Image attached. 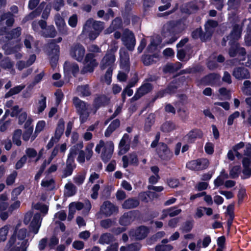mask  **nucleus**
Returning <instances> with one entry per match:
<instances>
[{
	"label": "nucleus",
	"mask_w": 251,
	"mask_h": 251,
	"mask_svg": "<svg viewBox=\"0 0 251 251\" xmlns=\"http://www.w3.org/2000/svg\"><path fill=\"white\" fill-rule=\"evenodd\" d=\"M114 240V237L112 234L108 233H105L102 234L99 239V242L101 244H108Z\"/></svg>",
	"instance_id": "a18cd8bd"
},
{
	"label": "nucleus",
	"mask_w": 251,
	"mask_h": 251,
	"mask_svg": "<svg viewBox=\"0 0 251 251\" xmlns=\"http://www.w3.org/2000/svg\"><path fill=\"white\" fill-rule=\"evenodd\" d=\"M228 175L225 172L224 170L221 172L220 176L214 180V184L216 187H219L222 185L225 180L228 178Z\"/></svg>",
	"instance_id": "a19ab883"
},
{
	"label": "nucleus",
	"mask_w": 251,
	"mask_h": 251,
	"mask_svg": "<svg viewBox=\"0 0 251 251\" xmlns=\"http://www.w3.org/2000/svg\"><path fill=\"white\" fill-rule=\"evenodd\" d=\"M157 152L161 159L164 160H168L170 159L173 156V153L167 148L166 145L162 143L158 144Z\"/></svg>",
	"instance_id": "f3484780"
},
{
	"label": "nucleus",
	"mask_w": 251,
	"mask_h": 251,
	"mask_svg": "<svg viewBox=\"0 0 251 251\" xmlns=\"http://www.w3.org/2000/svg\"><path fill=\"white\" fill-rule=\"evenodd\" d=\"M54 22L58 30L62 35H66L68 34V28L65 21L59 14L55 15Z\"/></svg>",
	"instance_id": "6ab92c4d"
},
{
	"label": "nucleus",
	"mask_w": 251,
	"mask_h": 251,
	"mask_svg": "<svg viewBox=\"0 0 251 251\" xmlns=\"http://www.w3.org/2000/svg\"><path fill=\"white\" fill-rule=\"evenodd\" d=\"M100 212L106 216L117 213L118 207L109 201H104L100 207Z\"/></svg>",
	"instance_id": "4468645a"
},
{
	"label": "nucleus",
	"mask_w": 251,
	"mask_h": 251,
	"mask_svg": "<svg viewBox=\"0 0 251 251\" xmlns=\"http://www.w3.org/2000/svg\"><path fill=\"white\" fill-rule=\"evenodd\" d=\"M42 223V218L39 213L34 214L29 226V231L34 235L38 233Z\"/></svg>",
	"instance_id": "a211bd4d"
},
{
	"label": "nucleus",
	"mask_w": 251,
	"mask_h": 251,
	"mask_svg": "<svg viewBox=\"0 0 251 251\" xmlns=\"http://www.w3.org/2000/svg\"><path fill=\"white\" fill-rule=\"evenodd\" d=\"M152 194L151 192H141L139 195L140 200L145 202H148L150 199V194Z\"/></svg>",
	"instance_id": "e2e57ef3"
},
{
	"label": "nucleus",
	"mask_w": 251,
	"mask_h": 251,
	"mask_svg": "<svg viewBox=\"0 0 251 251\" xmlns=\"http://www.w3.org/2000/svg\"><path fill=\"white\" fill-rule=\"evenodd\" d=\"M21 224V222H19L16 226L14 234L10 237L7 244V248H11L16 244L21 245V243L24 240H27L28 241L27 239H25L27 233L26 229L25 228L19 229Z\"/></svg>",
	"instance_id": "423d86ee"
},
{
	"label": "nucleus",
	"mask_w": 251,
	"mask_h": 251,
	"mask_svg": "<svg viewBox=\"0 0 251 251\" xmlns=\"http://www.w3.org/2000/svg\"><path fill=\"white\" fill-rule=\"evenodd\" d=\"M64 130V122L62 120L58 122L57 127L56 129L55 135L53 138L56 139V141H58L63 134Z\"/></svg>",
	"instance_id": "c9c22d12"
},
{
	"label": "nucleus",
	"mask_w": 251,
	"mask_h": 251,
	"mask_svg": "<svg viewBox=\"0 0 251 251\" xmlns=\"http://www.w3.org/2000/svg\"><path fill=\"white\" fill-rule=\"evenodd\" d=\"M5 20V24L7 26H11L14 22V16L10 12L4 13L1 16V20L0 21V34L3 35L4 33L6 32V27H2L4 21Z\"/></svg>",
	"instance_id": "2eb2a0df"
},
{
	"label": "nucleus",
	"mask_w": 251,
	"mask_h": 251,
	"mask_svg": "<svg viewBox=\"0 0 251 251\" xmlns=\"http://www.w3.org/2000/svg\"><path fill=\"white\" fill-rule=\"evenodd\" d=\"M22 133V131L21 129L16 130L14 133L13 137V142L17 146H20L21 144V141L20 137Z\"/></svg>",
	"instance_id": "bf43d9fd"
},
{
	"label": "nucleus",
	"mask_w": 251,
	"mask_h": 251,
	"mask_svg": "<svg viewBox=\"0 0 251 251\" xmlns=\"http://www.w3.org/2000/svg\"><path fill=\"white\" fill-rule=\"evenodd\" d=\"M9 229V226L5 225L0 228V242L4 241L7 238V235Z\"/></svg>",
	"instance_id": "864d4df0"
},
{
	"label": "nucleus",
	"mask_w": 251,
	"mask_h": 251,
	"mask_svg": "<svg viewBox=\"0 0 251 251\" xmlns=\"http://www.w3.org/2000/svg\"><path fill=\"white\" fill-rule=\"evenodd\" d=\"M45 5L46 2L44 1L42 2L35 10L31 12L23 19V22L25 23L27 21L32 20L39 16Z\"/></svg>",
	"instance_id": "bb28decb"
},
{
	"label": "nucleus",
	"mask_w": 251,
	"mask_h": 251,
	"mask_svg": "<svg viewBox=\"0 0 251 251\" xmlns=\"http://www.w3.org/2000/svg\"><path fill=\"white\" fill-rule=\"evenodd\" d=\"M120 122L118 119L112 121L105 131V136L106 137L110 136L111 133L120 126Z\"/></svg>",
	"instance_id": "f704fd0d"
},
{
	"label": "nucleus",
	"mask_w": 251,
	"mask_h": 251,
	"mask_svg": "<svg viewBox=\"0 0 251 251\" xmlns=\"http://www.w3.org/2000/svg\"><path fill=\"white\" fill-rule=\"evenodd\" d=\"M209 164V161L207 159L201 158L188 162L186 167L191 170L199 171L206 169Z\"/></svg>",
	"instance_id": "f8f14e48"
},
{
	"label": "nucleus",
	"mask_w": 251,
	"mask_h": 251,
	"mask_svg": "<svg viewBox=\"0 0 251 251\" xmlns=\"http://www.w3.org/2000/svg\"><path fill=\"white\" fill-rule=\"evenodd\" d=\"M205 79L212 84H218L220 81V75L217 74H211L206 76Z\"/></svg>",
	"instance_id": "09e8293b"
},
{
	"label": "nucleus",
	"mask_w": 251,
	"mask_h": 251,
	"mask_svg": "<svg viewBox=\"0 0 251 251\" xmlns=\"http://www.w3.org/2000/svg\"><path fill=\"white\" fill-rule=\"evenodd\" d=\"M86 172L83 171L78 173L73 177L74 182L77 185H80L83 184L86 177Z\"/></svg>",
	"instance_id": "37998d69"
},
{
	"label": "nucleus",
	"mask_w": 251,
	"mask_h": 251,
	"mask_svg": "<svg viewBox=\"0 0 251 251\" xmlns=\"http://www.w3.org/2000/svg\"><path fill=\"white\" fill-rule=\"evenodd\" d=\"M79 150H77L74 146L70 150V152L68 156V161H74L75 156L76 155Z\"/></svg>",
	"instance_id": "69168bd1"
},
{
	"label": "nucleus",
	"mask_w": 251,
	"mask_h": 251,
	"mask_svg": "<svg viewBox=\"0 0 251 251\" xmlns=\"http://www.w3.org/2000/svg\"><path fill=\"white\" fill-rule=\"evenodd\" d=\"M139 204V201L138 200L134 198H130L124 201L122 204V207L124 209H129L136 207Z\"/></svg>",
	"instance_id": "72a5a7b5"
},
{
	"label": "nucleus",
	"mask_w": 251,
	"mask_h": 251,
	"mask_svg": "<svg viewBox=\"0 0 251 251\" xmlns=\"http://www.w3.org/2000/svg\"><path fill=\"white\" fill-rule=\"evenodd\" d=\"M120 56L121 70L118 74L117 78L120 81H125L127 79V75L129 71V57L127 51L124 49L120 50Z\"/></svg>",
	"instance_id": "7ed1b4c3"
},
{
	"label": "nucleus",
	"mask_w": 251,
	"mask_h": 251,
	"mask_svg": "<svg viewBox=\"0 0 251 251\" xmlns=\"http://www.w3.org/2000/svg\"><path fill=\"white\" fill-rule=\"evenodd\" d=\"M204 4L201 3L199 5H197L194 2H191L188 3L184 4L182 5L181 10L182 13L190 14L196 12L199 7H202Z\"/></svg>",
	"instance_id": "4be33fe9"
},
{
	"label": "nucleus",
	"mask_w": 251,
	"mask_h": 251,
	"mask_svg": "<svg viewBox=\"0 0 251 251\" xmlns=\"http://www.w3.org/2000/svg\"><path fill=\"white\" fill-rule=\"evenodd\" d=\"M132 215L131 212L125 213L120 219V224L123 226L129 225L133 220Z\"/></svg>",
	"instance_id": "58836bf2"
},
{
	"label": "nucleus",
	"mask_w": 251,
	"mask_h": 251,
	"mask_svg": "<svg viewBox=\"0 0 251 251\" xmlns=\"http://www.w3.org/2000/svg\"><path fill=\"white\" fill-rule=\"evenodd\" d=\"M78 94L83 97L88 96L91 94V92L88 85L79 86L77 88Z\"/></svg>",
	"instance_id": "de8ad7c7"
},
{
	"label": "nucleus",
	"mask_w": 251,
	"mask_h": 251,
	"mask_svg": "<svg viewBox=\"0 0 251 251\" xmlns=\"http://www.w3.org/2000/svg\"><path fill=\"white\" fill-rule=\"evenodd\" d=\"M240 172V166H235L230 170L229 175L232 178H235L238 176Z\"/></svg>",
	"instance_id": "338daca9"
},
{
	"label": "nucleus",
	"mask_w": 251,
	"mask_h": 251,
	"mask_svg": "<svg viewBox=\"0 0 251 251\" xmlns=\"http://www.w3.org/2000/svg\"><path fill=\"white\" fill-rule=\"evenodd\" d=\"M62 41V38L59 37L57 39L52 40L53 42L50 43L49 46V53L51 58V64L52 66L55 65L58 60L59 53V47L55 44L54 42L59 43Z\"/></svg>",
	"instance_id": "9d476101"
},
{
	"label": "nucleus",
	"mask_w": 251,
	"mask_h": 251,
	"mask_svg": "<svg viewBox=\"0 0 251 251\" xmlns=\"http://www.w3.org/2000/svg\"><path fill=\"white\" fill-rule=\"evenodd\" d=\"M244 155L245 157L244 158H249L250 160L251 159V144H248L245 146V149L244 150Z\"/></svg>",
	"instance_id": "774afa93"
},
{
	"label": "nucleus",
	"mask_w": 251,
	"mask_h": 251,
	"mask_svg": "<svg viewBox=\"0 0 251 251\" xmlns=\"http://www.w3.org/2000/svg\"><path fill=\"white\" fill-rule=\"evenodd\" d=\"M11 111L9 109H6L3 118H5L9 114L12 117L16 116L17 114L20 112L19 107L17 105H15L11 108Z\"/></svg>",
	"instance_id": "3c124183"
},
{
	"label": "nucleus",
	"mask_w": 251,
	"mask_h": 251,
	"mask_svg": "<svg viewBox=\"0 0 251 251\" xmlns=\"http://www.w3.org/2000/svg\"><path fill=\"white\" fill-rule=\"evenodd\" d=\"M201 136V133L198 130L190 131L185 137L184 140L188 143L193 142L198 137Z\"/></svg>",
	"instance_id": "473e14b6"
},
{
	"label": "nucleus",
	"mask_w": 251,
	"mask_h": 251,
	"mask_svg": "<svg viewBox=\"0 0 251 251\" xmlns=\"http://www.w3.org/2000/svg\"><path fill=\"white\" fill-rule=\"evenodd\" d=\"M233 75L238 79H247L250 77V73L248 70L243 67H237L234 69Z\"/></svg>",
	"instance_id": "393cba45"
},
{
	"label": "nucleus",
	"mask_w": 251,
	"mask_h": 251,
	"mask_svg": "<svg viewBox=\"0 0 251 251\" xmlns=\"http://www.w3.org/2000/svg\"><path fill=\"white\" fill-rule=\"evenodd\" d=\"M242 164L244 169L241 177L243 179L248 178L251 176V160L249 158H243Z\"/></svg>",
	"instance_id": "cd10ccee"
},
{
	"label": "nucleus",
	"mask_w": 251,
	"mask_h": 251,
	"mask_svg": "<svg viewBox=\"0 0 251 251\" xmlns=\"http://www.w3.org/2000/svg\"><path fill=\"white\" fill-rule=\"evenodd\" d=\"M122 41L126 48L130 50L134 49L135 45V39L132 32L128 29L125 30L122 37Z\"/></svg>",
	"instance_id": "ddd939ff"
},
{
	"label": "nucleus",
	"mask_w": 251,
	"mask_h": 251,
	"mask_svg": "<svg viewBox=\"0 0 251 251\" xmlns=\"http://www.w3.org/2000/svg\"><path fill=\"white\" fill-rule=\"evenodd\" d=\"M161 42V41L159 36H155L153 37L152 39L150 44L148 47L147 50L149 52L154 51L156 50L158 45L160 44Z\"/></svg>",
	"instance_id": "79ce46f5"
},
{
	"label": "nucleus",
	"mask_w": 251,
	"mask_h": 251,
	"mask_svg": "<svg viewBox=\"0 0 251 251\" xmlns=\"http://www.w3.org/2000/svg\"><path fill=\"white\" fill-rule=\"evenodd\" d=\"M94 146V143H90L86 147L85 154H86V158L88 160H90L93 155V152L92 149Z\"/></svg>",
	"instance_id": "13d9d810"
},
{
	"label": "nucleus",
	"mask_w": 251,
	"mask_h": 251,
	"mask_svg": "<svg viewBox=\"0 0 251 251\" xmlns=\"http://www.w3.org/2000/svg\"><path fill=\"white\" fill-rule=\"evenodd\" d=\"M182 67L181 63L178 62L175 64H168L163 68V71L165 73H172L177 71Z\"/></svg>",
	"instance_id": "4c0bfd02"
},
{
	"label": "nucleus",
	"mask_w": 251,
	"mask_h": 251,
	"mask_svg": "<svg viewBox=\"0 0 251 251\" xmlns=\"http://www.w3.org/2000/svg\"><path fill=\"white\" fill-rule=\"evenodd\" d=\"M74 161H68V160H67V166L66 168L64 171V176L67 177L72 175L73 170H74V166L73 165Z\"/></svg>",
	"instance_id": "5fc2aeb1"
},
{
	"label": "nucleus",
	"mask_w": 251,
	"mask_h": 251,
	"mask_svg": "<svg viewBox=\"0 0 251 251\" xmlns=\"http://www.w3.org/2000/svg\"><path fill=\"white\" fill-rule=\"evenodd\" d=\"M242 32V26L239 25H236L234 26L230 35L227 37V40H229V44L231 45L233 43L232 40H236L241 37Z\"/></svg>",
	"instance_id": "c85d7f7f"
},
{
	"label": "nucleus",
	"mask_w": 251,
	"mask_h": 251,
	"mask_svg": "<svg viewBox=\"0 0 251 251\" xmlns=\"http://www.w3.org/2000/svg\"><path fill=\"white\" fill-rule=\"evenodd\" d=\"M76 192V186L71 183H68L65 185V194L68 197H71L74 196Z\"/></svg>",
	"instance_id": "c03bdc74"
},
{
	"label": "nucleus",
	"mask_w": 251,
	"mask_h": 251,
	"mask_svg": "<svg viewBox=\"0 0 251 251\" xmlns=\"http://www.w3.org/2000/svg\"><path fill=\"white\" fill-rule=\"evenodd\" d=\"M154 116L152 114L149 115L145 121V128L147 131H149L151 125L154 122Z\"/></svg>",
	"instance_id": "6e6d98bb"
},
{
	"label": "nucleus",
	"mask_w": 251,
	"mask_h": 251,
	"mask_svg": "<svg viewBox=\"0 0 251 251\" xmlns=\"http://www.w3.org/2000/svg\"><path fill=\"white\" fill-rule=\"evenodd\" d=\"M29 246V241L24 240L21 243L20 246H17L11 251H26V249Z\"/></svg>",
	"instance_id": "0e129e2a"
},
{
	"label": "nucleus",
	"mask_w": 251,
	"mask_h": 251,
	"mask_svg": "<svg viewBox=\"0 0 251 251\" xmlns=\"http://www.w3.org/2000/svg\"><path fill=\"white\" fill-rule=\"evenodd\" d=\"M176 128V125L172 122H167L162 126V130L164 132H169L175 130Z\"/></svg>",
	"instance_id": "603ef678"
},
{
	"label": "nucleus",
	"mask_w": 251,
	"mask_h": 251,
	"mask_svg": "<svg viewBox=\"0 0 251 251\" xmlns=\"http://www.w3.org/2000/svg\"><path fill=\"white\" fill-rule=\"evenodd\" d=\"M85 54L84 47L80 44L73 45L70 50V56L78 62H81Z\"/></svg>",
	"instance_id": "9b49d317"
},
{
	"label": "nucleus",
	"mask_w": 251,
	"mask_h": 251,
	"mask_svg": "<svg viewBox=\"0 0 251 251\" xmlns=\"http://www.w3.org/2000/svg\"><path fill=\"white\" fill-rule=\"evenodd\" d=\"M149 229L144 226H141L135 230H132L129 232V236L136 240H142L144 239L148 234Z\"/></svg>",
	"instance_id": "dca6fc26"
},
{
	"label": "nucleus",
	"mask_w": 251,
	"mask_h": 251,
	"mask_svg": "<svg viewBox=\"0 0 251 251\" xmlns=\"http://www.w3.org/2000/svg\"><path fill=\"white\" fill-rule=\"evenodd\" d=\"M98 65V62L95 59V55L93 53H88L86 54L84 60L83 67L81 70V73L85 74L92 73L94 71L95 68Z\"/></svg>",
	"instance_id": "1a4fd4ad"
},
{
	"label": "nucleus",
	"mask_w": 251,
	"mask_h": 251,
	"mask_svg": "<svg viewBox=\"0 0 251 251\" xmlns=\"http://www.w3.org/2000/svg\"><path fill=\"white\" fill-rule=\"evenodd\" d=\"M22 46L21 44L17 43L14 47L11 48L8 45H5L3 46V49L7 54L15 53V57L17 59H20L22 57V54L18 52L21 49Z\"/></svg>",
	"instance_id": "c756f323"
},
{
	"label": "nucleus",
	"mask_w": 251,
	"mask_h": 251,
	"mask_svg": "<svg viewBox=\"0 0 251 251\" xmlns=\"http://www.w3.org/2000/svg\"><path fill=\"white\" fill-rule=\"evenodd\" d=\"M79 69L78 64L75 62H66L64 65V71L65 75L70 73L75 75L79 72Z\"/></svg>",
	"instance_id": "a878e982"
},
{
	"label": "nucleus",
	"mask_w": 251,
	"mask_h": 251,
	"mask_svg": "<svg viewBox=\"0 0 251 251\" xmlns=\"http://www.w3.org/2000/svg\"><path fill=\"white\" fill-rule=\"evenodd\" d=\"M73 103L80 115L81 122H85L89 116V105L77 97L74 98Z\"/></svg>",
	"instance_id": "6e6552de"
},
{
	"label": "nucleus",
	"mask_w": 251,
	"mask_h": 251,
	"mask_svg": "<svg viewBox=\"0 0 251 251\" xmlns=\"http://www.w3.org/2000/svg\"><path fill=\"white\" fill-rule=\"evenodd\" d=\"M41 185L47 189L51 190L54 187V180L52 178H45L42 181Z\"/></svg>",
	"instance_id": "8fccbe9b"
},
{
	"label": "nucleus",
	"mask_w": 251,
	"mask_h": 251,
	"mask_svg": "<svg viewBox=\"0 0 251 251\" xmlns=\"http://www.w3.org/2000/svg\"><path fill=\"white\" fill-rule=\"evenodd\" d=\"M104 23L88 19L83 26L82 33L88 36L90 40H95L104 28Z\"/></svg>",
	"instance_id": "f257e3e1"
},
{
	"label": "nucleus",
	"mask_w": 251,
	"mask_h": 251,
	"mask_svg": "<svg viewBox=\"0 0 251 251\" xmlns=\"http://www.w3.org/2000/svg\"><path fill=\"white\" fill-rule=\"evenodd\" d=\"M129 139L127 134H125L119 145V154H124L129 149Z\"/></svg>",
	"instance_id": "b1692460"
},
{
	"label": "nucleus",
	"mask_w": 251,
	"mask_h": 251,
	"mask_svg": "<svg viewBox=\"0 0 251 251\" xmlns=\"http://www.w3.org/2000/svg\"><path fill=\"white\" fill-rule=\"evenodd\" d=\"M114 144L111 141L104 142L103 140L100 141L95 148V151L100 153L101 151V158L103 161H108L112 157L114 151Z\"/></svg>",
	"instance_id": "20e7f679"
},
{
	"label": "nucleus",
	"mask_w": 251,
	"mask_h": 251,
	"mask_svg": "<svg viewBox=\"0 0 251 251\" xmlns=\"http://www.w3.org/2000/svg\"><path fill=\"white\" fill-rule=\"evenodd\" d=\"M21 28L20 27H18L15 29H13L8 33H6L5 32L6 38H7L8 40L13 39H17L21 34ZM4 34L5 33H4L3 34Z\"/></svg>",
	"instance_id": "e433bc0d"
},
{
	"label": "nucleus",
	"mask_w": 251,
	"mask_h": 251,
	"mask_svg": "<svg viewBox=\"0 0 251 251\" xmlns=\"http://www.w3.org/2000/svg\"><path fill=\"white\" fill-rule=\"evenodd\" d=\"M32 26L34 31L39 32L42 35L46 37H54L57 33L53 25L47 27L46 22L42 20L38 22L33 21Z\"/></svg>",
	"instance_id": "f03ea898"
},
{
	"label": "nucleus",
	"mask_w": 251,
	"mask_h": 251,
	"mask_svg": "<svg viewBox=\"0 0 251 251\" xmlns=\"http://www.w3.org/2000/svg\"><path fill=\"white\" fill-rule=\"evenodd\" d=\"M217 25L216 21L209 20L205 25V32L204 34L202 33L201 28H197L192 32V36L194 39L200 38L201 41H206L210 38Z\"/></svg>",
	"instance_id": "39448f33"
},
{
	"label": "nucleus",
	"mask_w": 251,
	"mask_h": 251,
	"mask_svg": "<svg viewBox=\"0 0 251 251\" xmlns=\"http://www.w3.org/2000/svg\"><path fill=\"white\" fill-rule=\"evenodd\" d=\"M17 176V173L16 171H13L11 174H10L9 175H8L7 177L6 180V183L7 185H12L14 182Z\"/></svg>",
	"instance_id": "052dcab7"
},
{
	"label": "nucleus",
	"mask_w": 251,
	"mask_h": 251,
	"mask_svg": "<svg viewBox=\"0 0 251 251\" xmlns=\"http://www.w3.org/2000/svg\"><path fill=\"white\" fill-rule=\"evenodd\" d=\"M178 26L175 25L174 22H169L164 25L163 27V36L165 37L170 36L169 40H165L167 44H172L175 42L178 38L177 34Z\"/></svg>",
	"instance_id": "0eeeda50"
},
{
	"label": "nucleus",
	"mask_w": 251,
	"mask_h": 251,
	"mask_svg": "<svg viewBox=\"0 0 251 251\" xmlns=\"http://www.w3.org/2000/svg\"><path fill=\"white\" fill-rule=\"evenodd\" d=\"M115 224V221L114 220H111L110 219H106L105 220H103L100 222V226L104 228L107 229L112 226H113Z\"/></svg>",
	"instance_id": "4d7b16f0"
},
{
	"label": "nucleus",
	"mask_w": 251,
	"mask_h": 251,
	"mask_svg": "<svg viewBox=\"0 0 251 251\" xmlns=\"http://www.w3.org/2000/svg\"><path fill=\"white\" fill-rule=\"evenodd\" d=\"M141 248V245L139 243H133L126 246H122L120 251H139Z\"/></svg>",
	"instance_id": "ea45409f"
},
{
	"label": "nucleus",
	"mask_w": 251,
	"mask_h": 251,
	"mask_svg": "<svg viewBox=\"0 0 251 251\" xmlns=\"http://www.w3.org/2000/svg\"><path fill=\"white\" fill-rule=\"evenodd\" d=\"M115 61V57L114 53H107L102 59L100 63V68L104 69L107 67L112 69V66Z\"/></svg>",
	"instance_id": "aec40b11"
},
{
	"label": "nucleus",
	"mask_w": 251,
	"mask_h": 251,
	"mask_svg": "<svg viewBox=\"0 0 251 251\" xmlns=\"http://www.w3.org/2000/svg\"><path fill=\"white\" fill-rule=\"evenodd\" d=\"M173 249V247L170 245H158L155 247V251H171Z\"/></svg>",
	"instance_id": "680f3d73"
},
{
	"label": "nucleus",
	"mask_w": 251,
	"mask_h": 251,
	"mask_svg": "<svg viewBox=\"0 0 251 251\" xmlns=\"http://www.w3.org/2000/svg\"><path fill=\"white\" fill-rule=\"evenodd\" d=\"M237 53L244 56L246 54L245 50L243 48L239 47L237 44L235 43L232 45L229 49V54L230 56H235Z\"/></svg>",
	"instance_id": "2f4dec72"
},
{
	"label": "nucleus",
	"mask_w": 251,
	"mask_h": 251,
	"mask_svg": "<svg viewBox=\"0 0 251 251\" xmlns=\"http://www.w3.org/2000/svg\"><path fill=\"white\" fill-rule=\"evenodd\" d=\"M46 100V97L41 95L37 102L33 106V112L37 114L42 113L47 107Z\"/></svg>",
	"instance_id": "5701e85b"
},
{
	"label": "nucleus",
	"mask_w": 251,
	"mask_h": 251,
	"mask_svg": "<svg viewBox=\"0 0 251 251\" xmlns=\"http://www.w3.org/2000/svg\"><path fill=\"white\" fill-rule=\"evenodd\" d=\"M25 85H20L11 89L5 95L6 98L18 94L25 87Z\"/></svg>",
	"instance_id": "49530a36"
},
{
	"label": "nucleus",
	"mask_w": 251,
	"mask_h": 251,
	"mask_svg": "<svg viewBox=\"0 0 251 251\" xmlns=\"http://www.w3.org/2000/svg\"><path fill=\"white\" fill-rule=\"evenodd\" d=\"M177 86L175 85L174 82L171 84L168 88L165 90L160 91L156 94L154 100L157 98H162L166 95V94H171L175 92Z\"/></svg>",
	"instance_id": "7c9ffc66"
},
{
	"label": "nucleus",
	"mask_w": 251,
	"mask_h": 251,
	"mask_svg": "<svg viewBox=\"0 0 251 251\" xmlns=\"http://www.w3.org/2000/svg\"><path fill=\"white\" fill-rule=\"evenodd\" d=\"M152 88L151 83H145L137 91L135 95L131 98L132 100H136L144 95L149 93Z\"/></svg>",
	"instance_id": "412c9836"
}]
</instances>
